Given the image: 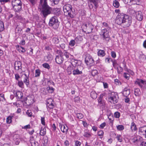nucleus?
<instances>
[{"label": "nucleus", "mask_w": 146, "mask_h": 146, "mask_svg": "<svg viewBox=\"0 0 146 146\" xmlns=\"http://www.w3.org/2000/svg\"><path fill=\"white\" fill-rule=\"evenodd\" d=\"M53 3H54V4L56 5L57 4L59 1V0H51Z\"/></svg>", "instance_id": "61"}, {"label": "nucleus", "mask_w": 146, "mask_h": 146, "mask_svg": "<svg viewBox=\"0 0 146 146\" xmlns=\"http://www.w3.org/2000/svg\"><path fill=\"white\" fill-rule=\"evenodd\" d=\"M100 35L103 36V40L105 39L107 42L108 41L110 40V37L108 34V32L106 29H104L102 30Z\"/></svg>", "instance_id": "10"}, {"label": "nucleus", "mask_w": 146, "mask_h": 146, "mask_svg": "<svg viewBox=\"0 0 146 146\" xmlns=\"http://www.w3.org/2000/svg\"><path fill=\"white\" fill-rule=\"evenodd\" d=\"M47 89L49 93H52L53 92L54 89L52 87H48Z\"/></svg>", "instance_id": "34"}, {"label": "nucleus", "mask_w": 146, "mask_h": 146, "mask_svg": "<svg viewBox=\"0 0 146 146\" xmlns=\"http://www.w3.org/2000/svg\"><path fill=\"white\" fill-rule=\"evenodd\" d=\"M12 117V116H9L7 118L6 122L8 124H9L11 122Z\"/></svg>", "instance_id": "31"}, {"label": "nucleus", "mask_w": 146, "mask_h": 146, "mask_svg": "<svg viewBox=\"0 0 146 146\" xmlns=\"http://www.w3.org/2000/svg\"><path fill=\"white\" fill-rule=\"evenodd\" d=\"M80 38V37H77L75 38L74 40L75 41V43H79V39Z\"/></svg>", "instance_id": "62"}, {"label": "nucleus", "mask_w": 146, "mask_h": 146, "mask_svg": "<svg viewBox=\"0 0 146 146\" xmlns=\"http://www.w3.org/2000/svg\"><path fill=\"white\" fill-rule=\"evenodd\" d=\"M23 75L25 76V77H24V79L23 80V82L28 86L29 85V73L28 76L25 74H23Z\"/></svg>", "instance_id": "17"}, {"label": "nucleus", "mask_w": 146, "mask_h": 146, "mask_svg": "<svg viewBox=\"0 0 146 146\" xmlns=\"http://www.w3.org/2000/svg\"><path fill=\"white\" fill-rule=\"evenodd\" d=\"M85 62L88 65L91 66L94 64V61L92 57L87 54L85 58Z\"/></svg>", "instance_id": "9"}, {"label": "nucleus", "mask_w": 146, "mask_h": 146, "mask_svg": "<svg viewBox=\"0 0 146 146\" xmlns=\"http://www.w3.org/2000/svg\"><path fill=\"white\" fill-rule=\"evenodd\" d=\"M114 115L115 118H118L120 117V113L118 112H116L114 113Z\"/></svg>", "instance_id": "43"}, {"label": "nucleus", "mask_w": 146, "mask_h": 146, "mask_svg": "<svg viewBox=\"0 0 146 146\" xmlns=\"http://www.w3.org/2000/svg\"><path fill=\"white\" fill-rule=\"evenodd\" d=\"M43 67L49 69L50 68V66L49 64L47 63H44L42 64Z\"/></svg>", "instance_id": "39"}, {"label": "nucleus", "mask_w": 146, "mask_h": 146, "mask_svg": "<svg viewBox=\"0 0 146 146\" xmlns=\"http://www.w3.org/2000/svg\"><path fill=\"white\" fill-rule=\"evenodd\" d=\"M144 81L141 79H137L135 82V84H138L140 87H142L143 86L141 84H144Z\"/></svg>", "instance_id": "22"}, {"label": "nucleus", "mask_w": 146, "mask_h": 146, "mask_svg": "<svg viewBox=\"0 0 146 146\" xmlns=\"http://www.w3.org/2000/svg\"><path fill=\"white\" fill-rule=\"evenodd\" d=\"M81 143L78 141H76L75 142V145L76 146H80Z\"/></svg>", "instance_id": "59"}, {"label": "nucleus", "mask_w": 146, "mask_h": 146, "mask_svg": "<svg viewBox=\"0 0 146 146\" xmlns=\"http://www.w3.org/2000/svg\"><path fill=\"white\" fill-rule=\"evenodd\" d=\"M116 68L117 69V72L119 74H120L123 70V68L120 66H119V68L117 67Z\"/></svg>", "instance_id": "45"}, {"label": "nucleus", "mask_w": 146, "mask_h": 146, "mask_svg": "<svg viewBox=\"0 0 146 146\" xmlns=\"http://www.w3.org/2000/svg\"><path fill=\"white\" fill-rule=\"evenodd\" d=\"M141 92L139 89L137 88L135 89L134 91L135 95L136 96H139Z\"/></svg>", "instance_id": "30"}, {"label": "nucleus", "mask_w": 146, "mask_h": 146, "mask_svg": "<svg viewBox=\"0 0 146 146\" xmlns=\"http://www.w3.org/2000/svg\"><path fill=\"white\" fill-rule=\"evenodd\" d=\"M40 71L39 69H37L35 70V77H38L40 76Z\"/></svg>", "instance_id": "36"}, {"label": "nucleus", "mask_w": 146, "mask_h": 146, "mask_svg": "<svg viewBox=\"0 0 146 146\" xmlns=\"http://www.w3.org/2000/svg\"><path fill=\"white\" fill-rule=\"evenodd\" d=\"M146 143L143 141H139L138 143V146H145Z\"/></svg>", "instance_id": "38"}, {"label": "nucleus", "mask_w": 146, "mask_h": 146, "mask_svg": "<svg viewBox=\"0 0 146 146\" xmlns=\"http://www.w3.org/2000/svg\"><path fill=\"white\" fill-rule=\"evenodd\" d=\"M115 83L117 85H119L120 84H121V82L118 79H116L115 80Z\"/></svg>", "instance_id": "63"}, {"label": "nucleus", "mask_w": 146, "mask_h": 146, "mask_svg": "<svg viewBox=\"0 0 146 146\" xmlns=\"http://www.w3.org/2000/svg\"><path fill=\"white\" fill-rule=\"evenodd\" d=\"M52 41L55 44H58L59 42V40L58 37H54L52 39Z\"/></svg>", "instance_id": "32"}, {"label": "nucleus", "mask_w": 146, "mask_h": 146, "mask_svg": "<svg viewBox=\"0 0 146 146\" xmlns=\"http://www.w3.org/2000/svg\"><path fill=\"white\" fill-rule=\"evenodd\" d=\"M22 64L21 62L17 61L15 62V68L16 70L18 72L21 73L22 72Z\"/></svg>", "instance_id": "13"}, {"label": "nucleus", "mask_w": 146, "mask_h": 146, "mask_svg": "<svg viewBox=\"0 0 146 146\" xmlns=\"http://www.w3.org/2000/svg\"><path fill=\"white\" fill-rule=\"evenodd\" d=\"M15 136H14V140L15 142V143L16 145H18L19 144L20 141V139H15Z\"/></svg>", "instance_id": "47"}, {"label": "nucleus", "mask_w": 146, "mask_h": 146, "mask_svg": "<svg viewBox=\"0 0 146 146\" xmlns=\"http://www.w3.org/2000/svg\"><path fill=\"white\" fill-rule=\"evenodd\" d=\"M23 96V94L20 91H18L16 93V96L19 99H21Z\"/></svg>", "instance_id": "20"}, {"label": "nucleus", "mask_w": 146, "mask_h": 146, "mask_svg": "<svg viewBox=\"0 0 146 146\" xmlns=\"http://www.w3.org/2000/svg\"><path fill=\"white\" fill-rule=\"evenodd\" d=\"M132 13H135L136 14V18L139 21H141L143 18V16L142 13L141 11H138L136 12L135 11L133 10H131Z\"/></svg>", "instance_id": "15"}, {"label": "nucleus", "mask_w": 146, "mask_h": 146, "mask_svg": "<svg viewBox=\"0 0 146 146\" xmlns=\"http://www.w3.org/2000/svg\"><path fill=\"white\" fill-rule=\"evenodd\" d=\"M51 58V55L50 54H48L46 57L45 58V60L47 61L50 60Z\"/></svg>", "instance_id": "48"}, {"label": "nucleus", "mask_w": 146, "mask_h": 146, "mask_svg": "<svg viewBox=\"0 0 146 146\" xmlns=\"http://www.w3.org/2000/svg\"><path fill=\"white\" fill-rule=\"evenodd\" d=\"M12 4L15 12H18L21 10L22 3L20 0H15L12 1Z\"/></svg>", "instance_id": "3"}, {"label": "nucleus", "mask_w": 146, "mask_h": 146, "mask_svg": "<svg viewBox=\"0 0 146 146\" xmlns=\"http://www.w3.org/2000/svg\"><path fill=\"white\" fill-rule=\"evenodd\" d=\"M117 129L119 131L122 130L124 129V126L122 125H118L117 126Z\"/></svg>", "instance_id": "33"}, {"label": "nucleus", "mask_w": 146, "mask_h": 146, "mask_svg": "<svg viewBox=\"0 0 146 146\" xmlns=\"http://www.w3.org/2000/svg\"><path fill=\"white\" fill-rule=\"evenodd\" d=\"M4 25L3 22L0 21V32L4 30Z\"/></svg>", "instance_id": "37"}, {"label": "nucleus", "mask_w": 146, "mask_h": 146, "mask_svg": "<svg viewBox=\"0 0 146 146\" xmlns=\"http://www.w3.org/2000/svg\"><path fill=\"white\" fill-rule=\"evenodd\" d=\"M88 3V6L90 9H92L93 7L96 9L98 7V0H87Z\"/></svg>", "instance_id": "8"}, {"label": "nucleus", "mask_w": 146, "mask_h": 146, "mask_svg": "<svg viewBox=\"0 0 146 146\" xmlns=\"http://www.w3.org/2000/svg\"><path fill=\"white\" fill-rule=\"evenodd\" d=\"M116 138L119 142H121L122 141V137L121 135H117Z\"/></svg>", "instance_id": "35"}, {"label": "nucleus", "mask_w": 146, "mask_h": 146, "mask_svg": "<svg viewBox=\"0 0 146 146\" xmlns=\"http://www.w3.org/2000/svg\"><path fill=\"white\" fill-rule=\"evenodd\" d=\"M111 54L112 57L113 58H115L116 56V53L114 52H111Z\"/></svg>", "instance_id": "57"}, {"label": "nucleus", "mask_w": 146, "mask_h": 146, "mask_svg": "<svg viewBox=\"0 0 146 146\" xmlns=\"http://www.w3.org/2000/svg\"><path fill=\"white\" fill-rule=\"evenodd\" d=\"M58 21L56 17H53L50 20L49 25L50 26H53L54 25H57L58 24Z\"/></svg>", "instance_id": "12"}, {"label": "nucleus", "mask_w": 146, "mask_h": 146, "mask_svg": "<svg viewBox=\"0 0 146 146\" xmlns=\"http://www.w3.org/2000/svg\"><path fill=\"white\" fill-rule=\"evenodd\" d=\"M83 136L89 138L91 136V134L87 132H85Z\"/></svg>", "instance_id": "42"}, {"label": "nucleus", "mask_w": 146, "mask_h": 146, "mask_svg": "<svg viewBox=\"0 0 146 146\" xmlns=\"http://www.w3.org/2000/svg\"><path fill=\"white\" fill-rule=\"evenodd\" d=\"M64 58L62 57V54L57 56L55 58L56 62L57 63L60 64L62 63L63 61L64 60Z\"/></svg>", "instance_id": "16"}, {"label": "nucleus", "mask_w": 146, "mask_h": 146, "mask_svg": "<svg viewBox=\"0 0 146 146\" xmlns=\"http://www.w3.org/2000/svg\"><path fill=\"white\" fill-rule=\"evenodd\" d=\"M124 77L127 79H128L130 76L129 74L127 73H124Z\"/></svg>", "instance_id": "51"}, {"label": "nucleus", "mask_w": 146, "mask_h": 146, "mask_svg": "<svg viewBox=\"0 0 146 146\" xmlns=\"http://www.w3.org/2000/svg\"><path fill=\"white\" fill-rule=\"evenodd\" d=\"M135 139V138H134V139H132V140H133V143H137V144H138V141H140V139L136 138V139Z\"/></svg>", "instance_id": "55"}, {"label": "nucleus", "mask_w": 146, "mask_h": 146, "mask_svg": "<svg viewBox=\"0 0 146 146\" xmlns=\"http://www.w3.org/2000/svg\"><path fill=\"white\" fill-rule=\"evenodd\" d=\"M108 100L111 104H115L118 101V97L117 93L114 92L111 93V96L108 97Z\"/></svg>", "instance_id": "5"}, {"label": "nucleus", "mask_w": 146, "mask_h": 146, "mask_svg": "<svg viewBox=\"0 0 146 146\" xmlns=\"http://www.w3.org/2000/svg\"><path fill=\"white\" fill-rule=\"evenodd\" d=\"M75 41L74 40H70L69 43V45L71 46H74L75 44Z\"/></svg>", "instance_id": "41"}, {"label": "nucleus", "mask_w": 146, "mask_h": 146, "mask_svg": "<svg viewBox=\"0 0 146 146\" xmlns=\"http://www.w3.org/2000/svg\"><path fill=\"white\" fill-rule=\"evenodd\" d=\"M46 104L47 109H52L54 107V102L52 99L50 98L47 100Z\"/></svg>", "instance_id": "11"}, {"label": "nucleus", "mask_w": 146, "mask_h": 146, "mask_svg": "<svg viewBox=\"0 0 146 146\" xmlns=\"http://www.w3.org/2000/svg\"><path fill=\"white\" fill-rule=\"evenodd\" d=\"M106 125V123L105 122H104L103 123L101 124L100 125V127L102 129H103L104 127Z\"/></svg>", "instance_id": "60"}, {"label": "nucleus", "mask_w": 146, "mask_h": 146, "mask_svg": "<svg viewBox=\"0 0 146 146\" xmlns=\"http://www.w3.org/2000/svg\"><path fill=\"white\" fill-rule=\"evenodd\" d=\"M46 129L44 127H42L40 131V135L42 136H44L46 134Z\"/></svg>", "instance_id": "25"}, {"label": "nucleus", "mask_w": 146, "mask_h": 146, "mask_svg": "<svg viewBox=\"0 0 146 146\" xmlns=\"http://www.w3.org/2000/svg\"><path fill=\"white\" fill-rule=\"evenodd\" d=\"M69 66L68 67L67 69V71L69 74H72V70L74 69V62L72 61V63L68 62Z\"/></svg>", "instance_id": "14"}, {"label": "nucleus", "mask_w": 146, "mask_h": 146, "mask_svg": "<svg viewBox=\"0 0 146 146\" xmlns=\"http://www.w3.org/2000/svg\"><path fill=\"white\" fill-rule=\"evenodd\" d=\"M104 133V132L102 130H100L98 132V135L99 136H103Z\"/></svg>", "instance_id": "50"}, {"label": "nucleus", "mask_w": 146, "mask_h": 146, "mask_svg": "<svg viewBox=\"0 0 146 146\" xmlns=\"http://www.w3.org/2000/svg\"><path fill=\"white\" fill-rule=\"evenodd\" d=\"M32 5H34L35 3V0H29Z\"/></svg>", "instance_id": "64"}, {"label": "nucleus", "mask_w": 146, "mask_h": 146, "mask_svg": "<svg viewBox=\"0 0 146 146\" xmlns=\"http://www.w3.org/2000/svg\"><path fill=\"white\" fill-rule=\"evenodd\" d=\"M115 22L118 24L125 28L130 26L131 21L129 16L123 13H119L116 17Z\"/></svg>", "instance_id": "1"}, {"label": "nucleus", "mask_w": 146, "mask_h": 146, "mask_svg": "<svg viewBox=\"0 0 146 146\" xmlns=\"http://www.w3.org/2000/svg\"><path fill=\"white\" fill-rule=\"evenodd\" d=\"M103 96L102 94H101L100 97L98 98V101L100 104H102V105H104L105 103L104 101L102 100Z\"/></svg>", "instance_id": "23"}, {"label": "nucleus", "mask_w": 146, "mask_h": 146, "mask_svg": "<svg viewBox=\"0 0 146 146\" xmlns=\"http://www.w3.org/2000/svg\"><path fill=\"white\" fill-rule=\"evenodd\" d=\"M9 1L10 0H0V2L2 4H3L5 3L9 2Z\"/></svg>", "instance_id": "54"}, {"label": "nucleus", "mask_w": 146, "mask_h": 146, "mask_svg": "<svg viewBox=\"0 0 146 146\" xmlns=\"http://www.w3.org/2000/svg\"><path fill=\"white\" fill-rule=\"evenodd\" d=\"M80 98L78 96H77L75 98L74 101L76 102H78L80 101Z\"/></svg>", "instance_id": "56"}, {"label": "nucleus", "mask_w": 146, "mask_h": 146, "mask_svg": "<svg viewBox=\"0 0 146 146\" xmlns=\"http://www.w3.org/2000/svg\"><path fill=\"white\" fill-rule=\"evenodd\" d=\"M113 5L115 8H118L119 6V4L118 1L117 0H115L113 1Z\"/></svg>", "instance_id": "29"}, {"label": "nucleus", "mask_w": 146, "mask_h": 146, "mask_svg": "<svg viewBox=\"0 0 146 146\" xmlns=\"http://www.w3.org/2000/svg\"><path fill=\"white\" fill-rule=\"evenodd\" d=\"M130 92L129 90L128 89L125 88L123 91V95L125 97H127L129 94Z\"/></svg>", "instance_id": "21"}, {"label": "nucleus", "mask_w": 146, "mask_h": 146, "mask_svg": "<svg viewBox=\"0 0 146 146\" xmlns=\"http://www.w3.org/2000/svg\"><path fill=\"white\" fill-rule=\"evenodd\" d=\"M17 49L20 52H25V49L23 47L19 46V45L16 46Z\"/></svg>", "instance_id": "26"}, {"label": "nucleus", "mask_w": 146, "mask_h": 146, "mask_svg": "<svg viewBox=\"0 0 146 146\" xmlns=\"http://www.w3.org/2000/svg\"><path fill=\"white\" fill-rule=\"evenodd\" d=\"M70 54L67 52H65L62 55V56L63 58H64V60L67 61L68 60V58L69 57Z\"/></svg>", "instance_id": "19"}, {"label": "nucleus", "mask_w": 146, "mask_h": 146, "mask_svg": "<svg viewBox=\"0 0 146 146\" xmlns=\"http://www.w3.org/2000/svg\"><path fill=\"white\" fill-rule=\"evenodd\" d=\"M83 69V68L81 66L76 65L74 66V70L72 71L73 75H75L82 74V70Z\"/></svg>", "instance_id": "7"}, {"label": "nucleus", "mask_w": 146, "mask_h": 146, "mask_svg": "<svg viewBox=\"0 0 146 146\" xmlns=\"http://www.w3.org/2000/svg\"><path fill=\"white\" fill-rule=\"evenodd\" d=\"M77 117L78 119H81L84 117L83 115L81 113H77L76 114Z\"/></svg>", "instance_id": "40"}, {"label": "nucleus", "mask_w": 146, "mask_h": 146, "mask_svg": "<svg viewBox=\"0 0 146 146\" xmlns=\"http://www.w3.org/2000/svg\"><path fill=\"white\" fill-rule=\"evenodd\" d=\"M98 73V71L96 70H93L92 71V75L93 76H94L95 75H97Z\"/></svg>", "instance_id": "44"}, {"label": "nucleus", "mask_w": 146, "mask_h": 146, "mask_svg": "<svg viewBox=\"0 0 146 146\" xmlns=\"http://www.w3.org/2000/svg\"><path fill=\"white\" fill-rule=\"evenodd\" d=\"M3 100H5L4 96L3 94H0V101H3Z\"/></svg>", "instance_id": "53"}, {"label": "nucleus", "mask_w": 146, "mask_h": 146, "mask_svg": "<svg viewBox=\"0 0 146 146\" xmlns=\"http://www.w3.org/2000/svg\"><path fill=\"white\" fill-rule=\"evenodd\" d=\"M131 129L132 131H135L137 130L136 125L134 122H132L131 124Z\"/></svg>", "instance_id": "24"}, {"label": "nucleus", "mask_w": 146, "mask_h": 146, "mask_svg": "<svg viewBox=\"0 0 146 146\" xmlns=\"http://www.w3.org/2000/svg\"><path fill=\"white\" fill-rule=\"evenodd\" d=\"M94 26L91 23H89L87 24H83L82 26V28L83 29L86 30V31L87 33H91L93 29Z\"/></svg>", "instance_id": "6"}, {"label": "nucleus", "mask_w": 146, "mask_h": 146, "mask_svg": "<svg viewBox=\"0 0 146 146\" xmlns=\"http://www.w3.org/2000/svg\"><path fill=\"white\" fill-rule=\"evenodd\" d=\"M113 67L115 68H116L117 67V63L115 61H113Z\"/></svg>", "instance_id": "58"}, {"label": "nucleus", "mask_w": 146, "mask_h": 146, "mask_svg": "<svg viewBox=\"0 0 146 146\" xmlns=\"http://www.w3.org/2000/svg\"><path fill=\"white\" fill-rule=\"evenodd\" d=\"M18 85L19 87L22 88L24 86L23 82L22 81H19L18 82Z\"/></svg>", "instance_id": "46"}, {"label": "nucleus", "mask_w": 146, "mask_h": 146, "mask_svg": "<svg viewBox=\"0 0 146 146\" xmlns=\"http://www.w3.org/2000/svg\"><path fill=\"white\" fill-rule=\"evenodd\" d=\"M41 123L44 125H45V122L44 117H41Z\"/></svg>", "instance_id": "52"}, {"label": "nucleus", "mask_w": 146, "mask_h": 146, "mask_svg": "<svg viewBox=\"0 0 146 146\" xmlns=\"http://www.w3.org/2000/svg\"><path fill=\"white\" fill-rule=\"evenodd\" d=\"M90 96L93 99H96L97 97V94L94 91H92L91 92Z\"/></svg>", "instance_id": "27"}, {"label": "nucleus", "mask_w": 146, "mask_h": 146, "mask_svg": "<svg viewBox=\"0 0 146 146\" xmlns=\"http://www.w3.org/2000/svg\"><path fill=\"white\" fill-rule=\"evenodd\" d=\"M98 54L99 56H103L105 55V53L104 50H100L98 52Z\"/></svg>", "instance_id": "28"}, {"label": "nucleus", "mask_w": 146, "mask_h": 146, "mask_svg": "<svg viewBox=\"0 0 146 146\" xmlns=\"http://www.w3.org/2000/svg\"><path fill=\"white\" fill-rule=\"evenodd\" d=\"M40 9L41 14L45 18L48 15L51 13L52 8L47 4V0H40Z\"/></svg>", "instance_id": "2"}, {"label": "nucleus", "mask_w": 146, "mask_h": 146, "mask_svg": "<svg viewBox=\"0 0 146 146\" xmlns=\"http://www.w3.org/2000/svg\"><path fill=\"white\" fill-rule=\"evenodd\" d=\"M61 130L64 133H67L68 130V127L66 125H60Z\"/></svg>", "instance_id": "18"}, {"label": "nucleus", "mask_w": 146, "mask_h": 146, "mask_svg": "<svg viewBox=\"0 0 146 146\" xmlns=\"http://www.w3.org/2000/svg\"><path fill=\"white\" fill-rule=\"evenodd\" d=\"M63 11L64 14L66 15H68L70 17H72L73 15L71 14L72 7L70 4H66L63 7Z\"/></svg>", "instance_id": "4"}, {"label": "nucleus", "mask_w": 146, "mask_h": 146, "mask_svg": "<svg viewBox=\"0 0 146 146\" xmlns=\"http://www.w3.org/2000/svg\"><path fill=\"white\" fill-rule=\"evenodd\" d=\"M27 114L29 117H31L32 116V113L31 110H28L26 112Z\"/></svg>", "instance_id": "49"}]
</instances>
